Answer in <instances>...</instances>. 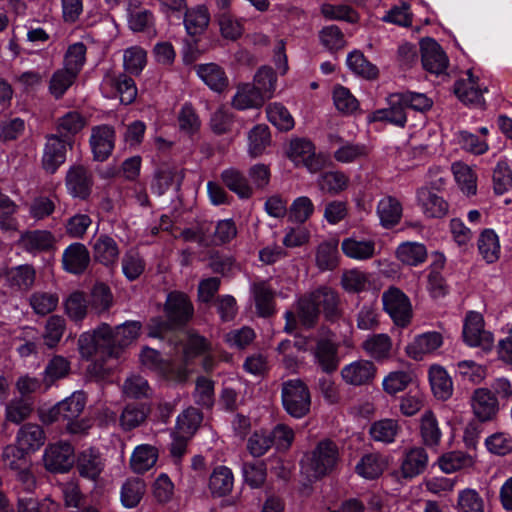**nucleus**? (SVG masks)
<instances>
[{
    "instance_id": "obj_2",
    "label": "nucleus",
    "mask_w": 512,
    "mask_h": 512,
    "mask_svg": "<svg viewBox=\"0 0 512 512\" xmlns=\"http://www.w3.org/2000/svg\"><path fill=\"white\" fill-rule=\"evenodd\" d=\"M339 460L337 445L330 440L320 441L301 460V471L310 480H318L331 473Z\"/></svg>"
},
{
    "instance_id": "obj_40",
    "label": "nucleus",
    "mask_w": 512,
    "mask_h": 512,
    "mask_svg": "<svg viewBox=\"0 0 512 512\" xmlns=\"http://www.w3.org/2000/svg\"><path fill=\"white\" fill-rule=\"evenodd\" d=\"M265 101L255 90L252 84L245 83L237 86L236 93L232 99V106L238 110L259 108Z\"/></svg>"
},
{
    "instance_id": "obj_19",
    "label": "nucleus",
    "mask_w": 512,
    "mask_h": 512,
    "mask_svg": "<svg viewBox=\"0 0 512 512\" xmlns=\"http://www.w3.org/2000/svg\"><path fill=\"white\" fill-rule=\"evenodd\" d=\"M443 344V337L438 332H426L416 336L406 347L407 355L414 360H422L432 354Z\"/></svg>"
},
{
    "instance_id": "obj_22",
    "label": "nucleus",
    "mask_w": 512,
    "mask_h": 512,
    "mask_svg": "<svg viewBox=\"0 0 512 512\" xmlns=\"http://www.w3.org/2000/svg\"><path fill=\"white\" fill-rule=\"evenodd\" d=\"M88 120L81 112L72 110L64 113L56 120V134L63 140H68L71 144L73 138L81 132L87 125Z\"/></svg>"
},
{
    "instance_id": "obj_23",
    "label": "nucleus",
    "mask_w": 512,
    "mask_h": 512,
    "mask_svg": "<svg viewBox=\"0 0 512 512\" xmlns=\"http://www.w3.org/2000/svg\"><path fill=\"white\" fill-rule=\"evenodd\" d=\"M376 373V367L371 361H354L341 370L343 380L350 385L360 386L373 380Z\"/></svg>"
},
{
    "instance_id": "obj_45",
    "label": "nucleus",
    "mask_w": 512,
    "mask_h": 512,
    "mask_svg": "<svg viewBox=\"0 0 512 512\" xmlns=\"http://www.w3.org/2000/svg\"><path fill=\"white\" fill-rule=\"evenodd\" d=\"M396 256L404 264L417 266L426 260L427 250L421 243L405 242L398 246Z\"/></svg>"
},
{
    "instance_id": "obj_7",
    "label": "nucleus",
    "mask_w": 512,
    "mask_h": 512,
    "mask_svg": "<svg viewBox=\"0 0 512 512\" xmlns=\"http://www.w3.org/2000/svg\"><path fill=\"white\" fill-rule=\"evenodd\" d=\"M288 157L295 165H302L311 173H316L323 167L322 160L315 153V146L304 138H296L290 142Z\"/></svg>"
},
{
    "instance_id": "obj_6",
    "label": "nucleus",
    "mask_w": 512,
    "mask_h": 512,
    "mask_svg": "<svg viewBox=\"0 0 512 512\" xmlns=\"http://www.w3.org/2000/svg\"><path fill=\"white\" fill-rule=\"evenodd\" d=\"M101 91L105 97H118L121 103L126 105L132 103L137 96L134 80L125 74L105 76L101 83Z\"/></svg>"
},
{
    "instance_id": "obj_15",
    "label": "nucleus",
    "mask_w": 512,
    "mask_h": 512,
    "mask_svg": "<svg viewBox=\"0 0 512 512\" xmlns=\"http://www.w3.org/2000/svg\"><path fill=\"white\" fill-rule=\"evenodd\" d=\"M422 65L433 74H441L448 67V58L441 46L433 39L421 41Z\"/></svg>"
},
{
    "instance_id": "obj_32",
    "label": "nucleus",
    "mask_w": 512,
    "mask_h": 512,
    "mask_svg": "<svg viewBox=\"0 0 512 512\" xmlns=\"http://www.w3.org/2000/svg\"><path fill=\"white\" fill-rule=\"evenodd\" d=\"M36 272L33 266L24 264L8 269L5 273L7 285L17 291H27L34 284Z\"/></svg>"
},
{
    "instance_id": "obj_62",
    "label": "nucleus",
    "mask_w": 512,
    "mask_h": 512,
    "mask_svg": "<svg viewBox=\"0 0 512 512\" xmlns=\"http://www.w3.org/2000/svg\"><path fill=\"white\" fill-rule=\"evenodd\" d=\"M484 508V500L475 489L459 491L456 506L458 512H484Z\"/></svg>"
},
{
    "instance_id": "obj_36",
    "label": "nucleus",
    "mask_w": 512,
    "mask_h": 512,
    "mask_svg": "<svg viewBox=\"0 0 512 512\" xmlns=\"http://www.w3.org/2000/svg\"><path fill=\"white\" fill-rule=\"evenodd\" d=\"M339 251L338 241L330 239L321 242L315 251V263L319 270L329 271L338 266Z\"/></svg>"
},
{
    "instance_id": "obj_42",
    "label": "nucleus",
    "mask_w": 512,
    "mask_h": 512,
    "mask_svg": "<svg viewBox=\"0 0 512 512\" xmlns=\"http://www.w3.org/2000/svg\"><path fill=\"white\" fill-rule=\"evenodd\" d=\"M232 471L225 466L216 467L209 479V489L215 496L227 495L233 487Z\"/></svg>"
},
{
    "instance_id": "obj_5",
    "label": "nucleus",
    "mask_w": 512,
    "mask_h": 512,
    "mask_svg": "<svg viewBox=\"0 0 512 512\" xmlns=\"http://www.w3.org/2000/svg\"><path fill=\"white\" fill-rule=\"evenodd\" d=\"M384 310L398 326H406L412 317L409 298L397 287H390L382 294Z\"/></svg>"
},
{
    "instance_id": "obj_31",
    "label": "nucleus",
    "mask_w": 512,
    "mask_h": 512,
    "mask_svg": "<svg viewBox=\"0 0 512 512\" xmlns=\"http://www.w3.org/2000/svg\"><path fill=\"white\" fill-rule=\"evenodd\" d=\"M157 460V448L149 444H141L134 449L130 457V468L136 474H144L154 467Z\"/></svg>"
},
{
    "instance_id": "obj_44",
    "label": "nucleus",
    "mask_w": 512,
    "mask_h": 512,
    "mask_svg": "<svg viewBox=\"0 0 512 512\" xmlns=\"http://www.w3.org/2000/svg\"><path fill=\"white\" fill-rule=\"evenodd\" d=\"M223 183L240 198L251 197L252 188L248 184L246 177L237 169L229 168L221 173Z\"/></svg>"
},
{
    "instance_id": "obj_18",
    "label": "nucleus",
    "mask_w": 512,
    "mask_h": 512,
    "mask_svg": "<svg viewBox=\"0 0 512 512\" xmlns=\"http://www.w3.org/2000/svg\"><path fill=\"white\" fill-rule=\"evenodd\" d=\"M165 313L172 323L183 324L192 317L193 306L184 293L171 292L165 302Z\"/></svg>"
},
{
    "instance_id": "obj_64",
    "label": "nucleus",
    "mask_w": 512,
    "mask_h": 512,
    "mask_svg": "<svg viewBox=\"0 0 512 512\" xmlns=\"http://www.w3.org/2000/svg\"><path fill=\"white\" fill-rule=\"evenodd\" d=\"M121 267L124 276L129 281H134L144 272L145 261L137 251L128 250L122 257Z\"/></svg>"
},
{
    "instance_id": "obj_50",
    "label": "nucleus",
    "mask_w": 512,
    "mask_h": 512,
    "mask_svg": "<svg viewBox=\"0 0 512 512\" xmlns=\"http://www.w3.org/2000/svg\"><path fill=\"white\" fill-rule=\"evenodd\" d=\"M183 15L185 16V28L190 35H196L204 31L210 21L208 9L203 5L197 6L191 10L186 9Z\"/></svg>"
},
{
    "instance_id": "obj_60",
    "label": "nucleus",
    "mask_w": 512,
    "mask_h": 512,
    "mask_svg": "<svg viewBox=\"0 0 512 512\" xmlns=\"http://www.w3.org/2000/svg\"><path fill=\"white\" fill-rule=\"evenodd\" d=\"M385 469V461L375 453L363 456L356 465V472L363 478L374 479L382 474Z\"/></svg>"
},
{
    "instance_id": "obj_55",
    "label": "nucleus",
    "mask_w": 512,
    "mask_h": 512,
    "mask_svg": "<svg viewBox=\"0 0 512 512\" xmlns=\"http://www.w3.org/2000/svg\"><path fill=\"white\" fill-rule=\"evenodd\" d=\"M149 413V408L144 404H128L120 416V425L126 430H132L140 426Z\"/></svg>"
},
{
    "instance_id": "obj_21",
    "label": "nucleus",
    "mask_w": 512,
    "mask_h": 512,
    "mask_svg": "<svg viewBox=\"0 0 512 512\" xmlns=\"http://www.w3.org/2000/svg\"><path fill=\"white\" fill-rule=\"evenodd\" d=\"M90 263V254L82 243H72L63 252L62 264L65 271L72 274L83 273Z\"/></svg>"
},
{
    "instance_id": "obj_1",
    "label": "nucleus",
    "mask_w": 512,
    "mask_h": 512,
    "mask_svg": "<svg viewBox=\"0 0 512 512\" xmlns=\"http://www.w3.org/2000/svg\"><path fill=\"white\" fill-rule=\"evenodd\" d=\"M86 404V398L82 392H74L71 396L58 402L52 408L40 412V419L45 424L53 422H66V429L71 434L86 432L89 421L79 419Z\"/></svg>"
},
{
    "instance_id": "obj_29",
    "label": "nucleus",
    "mask_w": 512,
    "mask_h": 512,
    "mask_svg": "<svg viewBox=\"0 0 512 512\" xmlns=\"http://www.w3.org/2000/svg\"><path fill=\"white\" fill-rule=\"evenodd\" d=\"M184 170L178 167H168L161 169L156 175L151 185V190L157 196H161L169 189L179 190L184 179Z\"/></svg>"
},
{
    "instance_id": "obj_47",
    "label": "nucleus",
    "mask_w": 512,
    "mask_h": 512,
    "mask_svg": "<svg viewBox=\"0 0 512 512\" xmlns=\"http://www.w3.org/2000/svg\"><path fill=\"white\" fill-rule=\"evenodd\" d=\"M78 75L62 67L57 69L51 75L49 80V93L55 98L60 99L66 91L73 85Z\"/></svg>"
},
{
    "instance_id": "obj_48",
    "label": "nucleus",
    "mask_w": 512,
    "mask_h": 512,
    "mask_svg": "<svg viewBox=\"0 0 512 512\" xmlns=\"http://www.w3.org/2000/svg\"><path fill=\"white\" fill-rule=\"evenodd\" d=\"M277 77L272 68L261 67L255 77L252 86L266 102L274 96Z\"/></svg>"
},
{
    "instance_id": "obj_25",
    "label": "nucleus",
    "mask_w": 512,
    "mask_h": 512,
    "mask_svg": "<svg viewBox=\"0 0 512 512\" xmlns=\"http://www.w3.org/2000/svg\"><path fill=\"white\" fill-rule=\"evenodd\" d=\"M487 88H482L471 70L467 71V78L458 80L454 85L456 96L463 103L481 105L484 103L483 93Z\"/></svg>"
},
{
    "instance_id": "obj_63",
    "label": "nucleus",
    "mask_w": 512,
    "mask_h": 512,
    "mask_svg": "<svg viewBox=\"0 0 512 512\" xmlns=\"http://www.w3.org/2000/svg\"><path fill=\"white\" fill-rule=\"evenodd\" d=\"M368 155V148L364 144L346 142L334 151V159L343 164L357 162Z\"/></svg>"
},
{
    "instance_id": "obj_12",
    "label": "nucleus",
    "mask_w": 512,
    "mask_h": 512,
    "mask_svg": "<svg viewBox=\"0 0 512 512\" xmlns=\"http://www.w3.org/2000/svg\"><path fill=\"white\" fill-rule=\"evenodd\" d=\"M67 146H72L68 140H63L59 135H48L43 149L42 166L45 171L55 173L65 162Z\"/></svg>"
},
{
    "instance_id": "obj_41",
    "label": "nucleus",
    "mask_w": 512,
    "mask_h": 512,
    "mask_svg": "<svg viewBox=\"0 0 512 512\" xmlns=\"http://www.w3.org/2000/svg\"><path fill=\"white\" fill-rule=\"evenodd\" d=\"M478 250L487 263H494L500 257V243L492 229H485L478 238Z\"/></svg>"
},
{
    "instance_id": "obj_26",
    "label": "nucleus",
    "mask_w": 512,
    "mask_h": 512,
    "mask_svg": "<svg viewBox=\"0 0 512 512\" xmlns=\"http://www.w3.org/2000/svg\"><path fill=\"white\" fill-rule=\"evenodd\" d=\"M92 253L96 262L110 267L117 262L120 251L117 242L111 236L101 234L92 242Z\"/></svg>"
},
{
    "instance_id": "obj_11",
    "label": "nucleus",
    "mask_w": 512,
    "mask_h": 512,
    "mask_svg": "<svg viewBox=\"0 0 512 512\" xmlns=\"http://www.w3.org/2000/svg\"><path fill=\"white\" fill-rule=\"evenodd\" d=\"M463 338L471 347H489L493 343L491 333L484 330L483 316L471 311L467 314L463 327Z\"/></svg>"
},
{
    "instance_id": "obj_51",
    "label": "nucleus",
    "mask_w": 512,
    "mask_h": 512,
    "mask_svg": "<svg viewBox=\"0 0 512 512\" xmlns=\"http://www.w3.org/2000/svg\"><path fill=\"white\" fill-rule=\"evenodd\" d=\"M392 348L391 338L387 334H375L363 343L365 352L376 360L388 358Z\"/></svg>"
},
{
    "instance_id": "obj_3",
    "label": "nucleus",
    "mask_w": 512,
    "mask_h": 512,
    "mask_svg": "<svg viewBox=\"0 0 512 512\" xmlns=\"http://www.w3.org/2000/svg\"><path fill=\"white\" fill-rule=\"evenodd\" d=\"M112 328L101 324L93 332H85L78 339V350L82 358L90 359L96 354L103 358H118V352L111 347Z\"/></svg>"
},
{
    "instance_id": "obj_17",
    "label": "nucleus",
    "mask_w": 512,
    "mask_h": 512,
    "mask_svg": "<svg viewBox=\"0 0 512 512\" xmlns=\"http://www.w3.org/2000/svg\"><path fill=\"white\" fill-rule=\"evenodd\" d=\"M20 247L28 253L38 254L55 249V236L48 230H31L21 234Z\"/></svg>"
},
{
    "instance_id": "obj_34",
    "label": "nucleus",
    "mask_w": 512,
    "mask_h": 512,
    "mask_svg": "<svg viewBox=\"0 0 512 512\" xmlns=\"http://www.w3.org/2000/svg\"><path fill=\"white\" fill-rule=\"evenodd\" d=\"M350 184V178L342 171H327L317 179V186L322 193L332 196L344 192Z\"/></svg>"
},
{
    "instance_id": "obj_14",
    "label": "nucleus",
    "mask_w": 512,
    "mask_h": 512,
    "mask_svg": "<svg viewBox=\"0 0 512 512\" xmlns=\"http://www.w3.org/2000/svg\"><path fill=\"white\" fill-rule=\"evenodd\" d=\"M471 407L477 419L487 422L494 419L499 410L498 400L487 388H477L471 396Z\"/></svg>"
},
{
    "instance_id": "obj_54",
    "label": "nucleus",
    "mask_w": 512,
    "mask_h": 512,
    "mask_svg": "<svg viewBox=\"0 0 512 512\" xmlns=\"http://www.w3.org/2000/svg\"><path fill=\"white\" fill-rule=\"evenodd\" d=\"M455 372L463 381L472 384H480L487 376L486 367L473 360L457 362Z\"/></svg>"
},
{
    "instance_id": "obj_61",
    "label": "nucleus",
    "mask_w": 512,
    "mask_h": 512,
    "mask_svg": "<svg viewBox=\"0 0 512 512\" xmlns=\"http://www.w3.org/2000/svg\"><path fill=\"white\" fill-rule=\"evenodd\" d=\"M201 422L202 414L198 409L190 407L178 416L175 431L191 438Z\"/></svg>"
},
{
    "instance_id": "obj_57",
    "label": "nucleus",
    "mask_w": 512,
    "mask_h": 512,
    "mask_svg": "<svg viewBox=\"0 0 512 512\" xmlns=\"http://www.w3.org/2000/svg\"><path fill=\"white\" fill-rule=\"evenodd\" d=\"M271 137L266 125L255 126L248 134V152L253 157L262 155L270 145Z\"/></svg>"
},
{
    "instance_id": "obj_52",
    "label": "nucleus",
    "mask_w": 512,
    "mask_h": 512,
    "mask_svg": "<svg viewBox=\"0 0 512 512\" xmlns=\"http://www.w3.org/2000/svg\"><path fill=\"white\" fill-rule=\"evenodd\" d=\"M455 180L461 191L468 196L475 195L477 191V177L471 167L457 162L452 165Z\"/></svg>"
},
{
    "instance_id": "obj_58",
    "label": "nucleus",
    "mask_w": 512,
    "mask_h": 512,
    "mask_svg": "<svg viewBox=\"0 0 512 512\" xmlns=\"http://www.w3.org/2000/svg\"><path fill=\"white\" fill-rule=\"evenodd\" d=\"M33 411V402L26 398H15L11 400L5 409L7 421L20 424L28 419Z\"/></svg>"
},
{
    "instance_id": "obj_10",
    "label": "nucleus",
    "mask_w": 512,
    "mask_h": 512,
    "mask_svg": "<svg viewBox=\"0 0 512 512\" xmlns=\"http://www.w3.org/2000/svg\"><path fill=\"white\" fill-rule=\"evenodd\" d=\"M65 185L68 193L73 198L85 200L91 194L93 186L92 174L83 165H73L67 171Z\"/></svg>"
},
{
    "instance_id": "obj_53",
    "label": "nucleus",
    "mask_w": 512,
    "mask_h": 512,
    "mask_svg": "<svg viewBox=\"0 0 512 512\" xmlns=\"http://www.w3.org/2000/svg\"><path fill=\"white\" fill-rule=\"evenodd\" d=\"M315 212V205L308 196L295 198L288 208L289 220L293 223L304 224Z\"/></svg>"
},
{
    "instance_id": "obj_20",
    "label": "nucleus",
    "mask_w": 512,
    "mask_h": 512,
    "mask_svg": "<svg viewBox=\"0 0 512 512\" xmlns=\"http://www.w3.org/2000/svg\"><path fill=\"white\" fill-rule=\"evenodd\" d=\"M105 468V461L101 453L93 448H88L79 453L77 469L81 477L96 481Z\"/></svg>"
},
{
    "instance_id": "obj_49",
    "label": "nucleus",
    "mask_w": 512,
    "mask_h": 512,
    "mask_svg": "<svg viewBox=\"0 0 512 512\" xmlns=\"http://www.w3.org/2000/svg\"><path fill=\"white\" fill-rule=\"evenodd\" d=\"M318 309L322 308L325 316L332 319L338 315V294L328 287H322L311 293Z\"/></svg>"
},
{
    "instance_id": "obj_56",
    "label": "nucleus",
    "mask_w": 512,
    "mask_h": 512,
    "mask_svg": "<svg viewBox=\"0 0 512 512\" xmlns=\"http://www.w3.org/2000/svg\"><path fill=\"white\" fill-rule=\"evenodd\" d=\"M420 432L424 443L428 446H437L441 440L442 432L437 418L431 410H427L421 417Z\"/></svg>"
},
{
    "instance_id": "obj_28",
    "label": "nucleus",
    "mask_w": 512,
    "mask_h": 512,
    "mask_svg": "<svg viewBox=\"0 0 512 512\" xmlns=\"http://www.w3.org/2000/svg\"><path fill=\"white\" fill-rule=\"evenodd\" d=\"M198 77L213 91L221 93L229 85L225 70L216 63L195 66Z\"/></svg>"
},
{
    "instance_id": "obj_59",
    "label": "nucleus",
    "mask_w": 512,
    "mask_h": 512,
    "mask_svg": "<svg viewBox=\"0 0 512 512\" xmlns=\"http://www.w3.org/2000/svg\"><path fill=\"white\" fill-rule=\"evenodd\" d=\"M399 424L394 419H382L370 427L371 437L378 442L392 443L399 432Z\"/></svg>"
},
{
    "instance_id": "obj_13",
    "label": "nucleus",
    "mask_w": 512,
    "mask_h": 512,
    "mask_svg": "<svg viewBox=\"0 0 512 512\" xmlns=\"http://www.w3.org/2000/svg\"><path fill=\"white\" fill-rule=\"evenodd\" d=\"M93 158L96 161H105L112 153L115 143V131L109 125L95 126L91 130L89 139Z\"/></svg>"
},
{
    "instance_id": "obj_16",
    "label": "nucleus",
    "mask_w": 512,
    "mask_h": 512,
    "mask_svg": "<svg viewBox=\"0 0 512 512\" xmlns=\"http://www.w3.org/2000/svg\"><path fill=\"white\" fill-rule=\"evenodd\" d=\"M341 250L347 258L366 261L376 255V242L371 238H363L353 234L342 240Z\"/></svg>"
},
{
    "instance_id": "obj_30",
    "label": "nucleus",
    "mask_w": 512,
    "mask_h": 512,
    "mask_svg": "<svg viewBox=\"0 0 512 512\" xmlns=\"http://www.w3.org/2000/svg\"><path fill=\"white\" fill-rule=\"evenodd\" d=\"M45 440V432L37 424H25L20 427L16 434V443L28 454L39 450L44 445Z\"/></svg>"
},
{
    "instance_id": "obj_33",
    "label": "nucleus",
    "mask_w": 512,
    "mask_h": 512,
    "mask_svg": "<svg viewBox=\"0 0 512 512\" xmlns=\"http://www.w3.org/2000/svg\"><path fill=\"white\" fill-rule=\"evenodd\" d=\"M146 493L145 481L138 477L127 478L120 488V502L127 508H135Z\"/></svg>"
},
{
    "instance_id": "obj_24",
    "label": "nucleus",
    "mask_w": 512,
    "mask_h": 512,
    "mask_svg": "<svg viewBox=\"0 0 512 512\" xmlns=\"http://www.w3.org/2000/svg\"><path fill=\"white\" fill-rule=\"evenodd\" d=\"M417 202L422 212L429 218H440L448 212V203L428 187L418 189Z\"/></svg>"
},
{
    "instance_id": "obj_9",
    "label": "nucleus",
    "mask_w": 512,
    "mask_h": 512,
    "mask_svg": "<svg viewBox=\"0 0 512 512\" xmlns=\"http://www.w3.org/2000/svg\"><path fill=\"white\" fill-rule=\"evenodd\" d=\"M387 107L378 109L368 116L369 122H388L403 128L407 122L405 104L400 92L392 93L387 97Z\"/></svg>"
},
{
    "instance_id": "obj_27",
    "label": "nucleus",
    "mask_w": 512,
    "mask_h": 512,
    "mask_svg": "<svg viewBox=\"0 0 512 512\" xmlns=\"http://www.w3.org/2000/svg\"><path fill=\"white\" fill-rule=\"evenodd\" d=\"M429 382L433 395L446 401L453 395V381L449 373L441 365L434 364L428 371Z\"/></svg>"
},
{
    "instance_id": "obj_46",
    "label": "nucleus",
    "mask_w": 512,
    "mask_h": 512,
    "mask_svg": "<svg viewBox=\"0 0 512 512\" xmlns=\"http://www.w3.org/2000/svg\"><path fill=\"white\" fill-rule=\"evenodd\" d=\"M475 464L472 455L463 451H453L442 455L439 466L445 473H453L461 469L470 468Z\"/></svg>"
},
{
    "instance_id": "obj_35",
    "label": "nucleus",
    "mask_w": 512,
    "mask_h": 512,
    "mask_svg": "<svg viewBox=\"0 0 512 512\" xmlns=\"http://www.w3.org/2000/svg\"><path fill=\"white\" fill-rule=\"evenodd\" d=\"M428 462L427 453L423 448L415 447L408 450L401 463V474L404 478H413L422 473Z\"/></svg>"
},
{
    "instance_id": "obj_39",
    "label": "nucleus",
    "mask_w": 512,
    "mask_h": 512,
    "mask_svg": "<svg viewBox=\"0 0 512 512\" xmlns=\"http://www.w3.org/2000/svg\"><path fill=\"white\" fill-rule=\"evenodd\" d=\"M141 323L138 321H127L112 330L111 347L120 355L121 349L130 345L140 334Z\"/></svg>"
},
{
    "instance_id": "obj_38",
    "label": "nucleus",
    "mask_w": 512,
    "mask_h": 512,
    "mask_svg": "<svg viewBox=\"0 0 512 512\" xmlns=\"http://www.w3.org/2000/svg\"><path fill=\"white\" fill-rule=\"evenodd\" d=\"M377 214L381 225L391 228L398 224L402 217V205L392 196L383 197L377 204Z\"/></svg>"
},
{
    "instance_id": "obj_37",
    "label": "nucleus",
    "mask_w": 512,
    "mask_h": 512,
    "mask_svg": "<svg viewBox=\"0 0 512 512\" xmlns=\"http://www.w3.org/2000/svg\"><path fill=\"white\" fill-rule=\"evenodd\" d=\"M314 357L316 363L324 372H333L338 367V349L337 346L329 340L318 341L314 350Z\"/></svg>"
},
{
    "instance_id": "obj_8",
    "label": "nucleus",
    "mask_w": 512,
    "mask_h": 512,
    "mask_svg": "<svg viewBox=\"0 0 512 512\" xmlns=\"http://www.w3.org/2000/svg\"><path fill=\"white\" fill-rule=\"evenodd\" d=\"M43 461L51 472H67L74 463V449L68 442L50 444L44 451Z\"/></svg>"
},
{
    "instance_id": "obj_43",
    "label": "nucleus",
    "mask_w": 512,
    "mask_h": 512,
    "mask_svg": "<svg viewBox=\"0 0 512 512\" xmlns=\"http://www.w3.org/2000/svg\"><path fill=\"white\" fill-rule=\"evenodd\" d=\"M257 313L266 317L274 310V294L272 289L265 283H255L251 288Z\"/></svg>"
},
{
    "instance_id": "obj_4",
    "label": "nucleus",
    "mask_w": 512,
    "mask_h": 512,
    "mask_svg": "<svg viewBox=\"0 0 512 512\" xmlns=\"http://www.w3.org/2000/svg\"><path fill=\"white\" fill-rule=\"evenodd\" d=\"M282 403L289 415L294 418L304 417L310 410L311 398L307 386L300 379L283 383Z\"/></svg>"
}]
</instances>
